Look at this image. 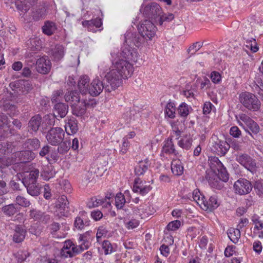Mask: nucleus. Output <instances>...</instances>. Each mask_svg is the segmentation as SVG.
I'll list each match as a JSON object with an SVG mask.
<instances>
[{"label":"nucleus","instance_id":"f257e3e1","mask_svg":"<svg viewBox=\"0 0 263 263\" xmlns=\"http://www.w3.org/2000/svg\"><path fill=\"white\" fill-rule=\"evenodd\" d=\"M103 65L100 66V76L106 79L110 86L105 87V91L110 92L119 87L122 83L123 79L130 77L133 71V65L127 60L119 59L112 62V68L106 73Z\"/></svg>","mask_w":263,"mask_h":263},{"label":"nucleus","instance_id":"f03ea898","mask_svg":"<svg viewBox=\"0 0 263 263\" xmlns=\"http://www.w3.org/2000/svg\"><path fill=\"white\" fill-rule=\"evenodd\" d=\"M240 103L248 110L257 111L261 107V102L253 93L245 91L241 93L239 97Z\"/></svg>","mask_w":263,"mask_h":263},{"label":"nucleus","instance_id":"7ed1b4c3","mask_svg":"<svg viewBox=\"0 0 263 263\" xmlns=\"http://www.w3.org/2000/svg\"><path fill=\"white\" fill-rule=\"evenodd\" d=\"M138 30L140 35L146 40H151L156 33L157 28L149 20L143 21L138 26Z\"/></svg>","mask_w":263,"mask_h":263},{"label":"nucleus","instance_id":"20e7f679","mask_svg":"<svg viewBox=\"0 0 263 263\" xmlns=\"http://www.w3.org/2000/svg\"><path fill=\"white\" fill-rule=\"evenodd\" d=\"M161 14H162L161 8L155 3L147 5L143 10V15L156 24H158L159 21L161 22Z\"/></svg>","mask_w":263,"mask_h":263},{"label":"nucleus","instance_id":"39448f33","mask_svg":"<svg viewBox=\"0 0 263 263\" xmlns=\"http://www.w3.org/2000/svg\"><path fill=\"white\" fill-rule=\"evenodd\" d=\"M65 132L61 127H52L47 133L46 139L48 143L57 146L64 140Z\"/></svg>","mask_w":263,"mask_h":263},{"label":"nucleus","instance_id":"423d86ee","mask_svg":"<svg viewBox=\"0 0 263 263\" xmlns=\"http://www.w3.org/2000/svg\"><path fill=\"white\" fill-rule=\"evenodd\" d=\"M209 165L211 170L206 171L205 178L209 182L216 179L217 172L224 167L223 164L216 157H211L209 159Z\"/></svg>","mask_w":263,"mask_h":263},{"label":"nucleus","instance_id":"0eeeda50","mask_svg":"<svg viewBox=\"0 0 263 263\" xmlns=\"http://www.w3.org/2000/svg\"><path fill=\"white\" fill-rule=\"evenodd\" d=\"M236 160L251 173L256 171V163L255 159L245 153H239L236 155Z\"/></svg>","mask_w":263,"mask_h":263},{"label":"nucleus","instance_id":"6e6552de","mask_svg":"<svg viewBox=\"0 0 263 263\" xmlns=\"http://www.w3.org/2000/svg\"><path fill=\"white\" fill-rule=\"evenodd\" d=\"M233 187L235 193L240 195H246L252 189L251 183L244 178H240L235 181Z\"/></svg>","mask_w":263,"mask_h":263},{"label":"nucleus","instance_id":"1a4fd4ad","mask_svg":"<svg viewBox=\"0 0 263 263\" xmlns=\"http://www.w3.org/2000/svg\"><path fill=\"white\" fill-rule=\"evenodd\" d=\"M121 55L125 59L124 60L131 61L134 62H137L138 53L137 49L129 45L124 42L122 47Z\"/></svg>","mask_w":263,"mask_h":263},{"label":"nucleus","instance_id":"9d476101","mask_svg":"<svg viewBox=\"0 0 263 263\" xmlns=\"http://www.w3.org/2000/svg\"><path fill=\"white\" fill-rule=\"evenodd\" d=\"M145 40L140 34L133 33L132 32H127L125 34V42L129 45L137 48H140L144 44Z\"/></svg>","mask_w":263,"mask_h":263},{"label":"nucleus","instance_id":"9b49d317","mask_svg":"<svg viewBox=\"0 0 263 263\" xmlns=\"http://www.w3.org/2000/svg\"><path fill=\"white\" fill-rule=\"evenodd\" d=\"M79 248L73 243L70 240L66 241L62 248L60 254L63 258L72 257L80 253Z\"/></svg>","mask_w":263,"mask_h":263},{"label":"nucleus","instance_id":"f8f14e48","mask_svg":"<svg viewBox=\"0 0 263 263\" xmlns=\"http://www.w3.org/2000/svg\"><path fill=\"white\" fill-rule=\"evenodd\" d=\"M240 120L243 122H239V125L245 128V126L253 133L256 134L259 132V126L248 115L241 114L239 115Z\"/></svg>","mask_w":263,"mask_h":263},{"label":"nucleus","instance_id":"ddd939ff","mask_svg":"<svg viewBox=\"0 0 263 263\" xmlns=\"http://www.w3.org/2000/svg\"><path fill=\"white\" fill-rule=\"evenodd\" d=\"M51 63L47 56L38 59L36 62V69L42 74H47L50 70Z\"/></svg>","mask_w":263,"mask_h":263},{"label":"nucleus","instance_id":"4468645a","mask_svg":"<svg viewBox=\"0 0 263 263\" xmlns=\"http://www.w3.org/2000/svg\"><path fill=\"white\" fill-rule=\"evenodd\" d=\"M108 86H110V85L104 86L102 81L97 76L90 83L89 87V93L92 96H98L102 92L103 89L105 90V87Z\"/></svg>","mask_w":263,"mask_h":263},{"label":"nucleus","instance_id":"2eb2a0df","mask_svg":"<svg viewBox=\"0 0 263 263\" xmlns=\"http://www.w3.org/2000/svg\"><path fill=\"white\" fill-rule=\"evenodd\" d=\"M152 188L146 181H142L139 178H136L134 181L133 191L135 193L144 196L151 190Z\"/></svg>","mask_w":263,"mask_h":263},{"label":"nucleus","instance_id":"dca6fc26","mask_svg":"<svg viewBox=\"0 0 263 263\" xmlns=\"http://www.w3.org/2000/svg\"><path fill=\"white\" fill-rule=\"evenodd\" d=\"M213 150L216 152L218 155L224 156L230 148V145L226 141H223L216 138L212 142Z\"/></svg>","mask_w":263,"mask_h":263},{"label":"nucleus","instance_id":"f3484780","mask_svg":"<svg viewBox=\"0 0 263 263\" xmlns=\"http://www.w3.org/2000/svg\"><path fill=\"white\" fill-rule=\"evenodd\" d=\"M88 105L89 103L87 100L82 98L79 103H76V104L71 106L72 114L77 117H82L85 114L86 107Z\"/></svg>","mask_w":263,"mask_h":263},{"label":"nucleus","instance_id":"a211bd4d","mask_svg":"<svg viewBox=\"0 0 263 263\" xmlns=\"http://www.w3.org/2000/svg\"><path fill=\"white\" fill-rule=\"evenodd\" d=\"M8 124L7 116L3 113L0 114V136L2 137H7L11 134Z\"/></svg>","mask_w":263,"mask_h":263},{"label":"nucleus","instance_id":"6ab92c4d","mask_svg":"<svg viewBox=\"0 0 263 263\" xmlns=\"http://www.w3.org/2000/svg\"><path fill=\"white\" fill-rule=\"evenodd\" d=\"M204 197L201 198V204H203V209L205 210H213L219 205V203L218 201L217 197L216 196H211L208 200H204Z\"/></svg>","mask_w":263,"mask_h":263},{"label":"nucleus","instance_id":"aec40b11","mask_svg":"<svg viewBox=\"0 0 263 263\" xmlns=\"http://www.w3.org/2000/svg\"><path fill=\"white\" fill-rule=\"evenodd\" d=\"M39 173V170L37 169H33L27 172L23 178L22 182L24 185L36 183Z\"/></svg>","mask_w":263,"mask_h":263},{"label":"nucleus","instance_id":"412c9836","mask_svg":"<svg viewBox=\"0 0 263 263\" xmlns=\"http://www.w3.org/2000/svg\"><path fill=\"white\" fill-rule=\"evenodd\" d=\"M26 230L20 225H17L14 229L13 240L15 243L22 242L25 238Z\"/></svg>","mask_w":263,"mask_h":263},{"label":"nucleus","instance_id":"4be33fe9","mask_svg":"<svg viewBox=\"0 0 263 263\" xmlns=\"http://www.w3.org/2000/svg\"><path fill=\"white\" fill-rule=\"evenodd\" d=\"M64 98L65 101L69 103L71 106H73L76 103H79L82 99L76 90L68 91L65 94Z\"/></svg>","mask_w":263,"mask_h":263},{"label":"nucleus","instance_id":"5701e85b","mask_svg":"<svg viewBox=\"0 0 263 263\" xmlns=\"http://www.w3.org/2000/svg\"><path fill=\"white\" fill-rule=\"evenodd\" d=\"M89 78L88 76L84 75L80 77L78 82V88L82 95L89 92Z\"/></svg>","mask_w":263,"mask_h":263},{"label":"nucleus","instance_id":"b1692460","mask_svg":"<svg viewBox=\"0 0 263 263\" xmlns=\"http://www.w3.org/2000/svg\"><path fill=\"white\" fill-rule=\"evenodd\" d=\"M65 128L68 135H73L78 130V121L74 118L68 120L65 125Z\"/></svg>","mask_w":263,"mask_h":263},{"label":"nucleus","instance_id":"393cba45","mask_svg":"<svg viewBox=\"0 0 263 263\" xmlns=\"http://www.w3.org/2000/svg\"><path fill=\"white\" fill-rule=\"evenodd\" d=\"M162 153L177 156L178 154V152L175 148V145L173 143L172 138H168L164 141V145L162 149Z\"/></svg>","mask_w":263,"mask_h":263},{"label":"nucleus","instance_id":"a878e982","mask_svg":"<svg viewBox=\"0 0 263 263\" xmlns=\"http://www.w3.org/2000/svg\"><path fill=\"white\" fill-rule=\"evenodd\" d=\"M147 206L146 204L140 205L139 206L135 207L133 209V214L136 217H140L144 219L148 217L151 213L147 212Z\"/></svg>","mask_w":263,"mask_h":263},{"label":"nucleus","instance_id":"bb28decb","mask_svg":"<svg viewBox=\"0 0 263 263\" xmlns=\"http://www.w3.org/2000/svg\"><path fill=\"white\" fill-rule=\"evenodd\" d=\"M41 146V142L37 138L27 139L23 144L24 148L31 151L38 149Z\"/></svg>","mask_w":263,"mask_h":263},{"label":"nucleus","instance_id":"cd10ccee","mask_svg":"<svg viewBox=\"0 0 263 263\" xmlns=\"http://www.w3.org/2000/svg\"><path fill=\"white\" fill-rule=\"evenodd\" d=\"M150 163L147 159L140 161L135 167V173L137 176L143 175L147 170Z\"/></svg>","mask_w":263,"mask_h":263},{"label":"nucleus","instance_id":"c85d7f7f","mask_svg":"<svg viewBox=\"0 0 263 263\" xmlns=\"http://www.w3.org/2000/svg\"><path fill=\"white\" fill-rule=\"evenodd\" d=\"M17 156L19 158V160L22 163L29 162L35 157V153L29 149L18 153Z\"/></svg>","mask_w":263,"mask_h":263},{"label":"nucleus","instance_id":"c756f323","mask_svg":"<svg viewBox=\"0 0 263 263\" xmlns=\"http://www.w3.org/2000/svg\"><path fill=\"white\" fill-rule=\"evenodd\" d=\"M68 106L63 103H58L54 106V112L58 117L63 118L68 112Z\"/></svg>","mask_w":263,"mask_h":263},{"label":"nucleus","instance_id":"7c9ffc66","mask_svg":"<svg viewBox=\"0 0 263 263\" xmlns=\"http://www.w3.org/2000/svg\"><path fill=\"white\" fill-rule=\"evenodd\" d=\"M193 139L191 136L185 135L183 136L181 139L178 141V145L181 148L185 150L190 149L192 145Z\"/></svg>","mask_w":263,"mask_h":263},{"label":"nucleus","instance_id":"2f4dec72","mask_svg":"<svg viewBox=\"0 0 263 263\" xmlns=\"http://www.w3.org/2000/svg\"><path fill=\"white\" fill-rule=\"evenodd\" d=\"M42 119L40 115L33 116L30 120L28 126L33 132H37L41 126Z\"/></svg>","mask_w":263,"mask_h":263},{"label":"nucleus","instance_id":"473e14b6","mask_svg":"<svg viewBox=\"0 0 263 263\" xmlns=\"http://www.w3.org/2000/svg\"><path fill=\"white\" fill-rule=\"evenodd\" d=\"M55 175L53 167L51 165L44 166L41 173V177L45 180H48L53 178Z\"/></svg>","mask_w":263,"mask_h":263},{"label":"nucleus","instance_id":"72a5a7b5","mask_svg":"<svg viewBox=\"0 0 263 263\" xmlns=\"http://www.w3.org/2000/svg\"><path fill=\"white\" fill-rule=\"evenodd\" d=\"M43 32L47 35H51L57 30L55 24L51 21H46L42 27Z\"/></svg>","mask_w":263,"mask_h":263},{"label":"nucleus","instance_id":"f704fd0d","mask_svg":"<svg viewBox=\"0 0 263 263\" xmlns=\"http://www.w3.org/2000/svg\"><path fill=\"white\" fill-rule=\"evenodd\" d=\"M171 170L175 175H182L183 172V166L181 162L179 160H173L171 164Z\"/></svg>","mask_w":263,"mask_h":263},{"label":"nucleus","instance_id":"c9c22d12","mask_svg":"<svg viewBox=\"0 0 263 263\" xmlns=\"http://www.w3.org/2000/svg\"><path fill=\"white\" fill-rule=\"evenodd\" d=\"M64 53V48L62 45H56L52 49V55L55 61H59L62 59Z\"/></svg>","mask_w":263,"mask_h":263},{"label":"nucleus","instance_id":"e433bc0d","mask_svg":"<svg viewBox=\"0 0 263 263\" xmlns=\"http://www.w3.org/2000/svg\"><path fill=\"white\" fill-rule=\"evenodd\" d=\"M240 229L231 228L227 232L229 238L234 243H237L240 237Z\"/></svg>","mask_w":263,"mask_h":263},{"label":"nucleus","instance_id":"4c0bfd02","mask_svg":"<svg viewBox=\"0 0 263 263\" xmlns=\"http://www.w3.org/2000/svg\"><path fill=\"white\" fill-rule=\"evenodd\" d=\"M90 224V221L86 218L77 216L74 222V226L78 230H82Z\"/></svg>","mask_w":263,"mask_h":263},{"label":"nucleus","instance_id":"58836bf2","mask_svg":"<svg viewBox=\"0 0 263 263\" xmlns=\"http://www.w3.org/2000/svg\"><path fill=\"white\" fill-rule=\"evenodd\" d=\"M2 212L8 216H12L17 212V208L15 204H10L3 206Z\"/></svg>","mask_w":263,"mask_h":263},{"label":"nucleus","instance_id":"ea45409f","mask_svg":"<svg viewBox=\"0 0 263 263\" xmlns=\"http://www.w3.org/2000/svg\"><path fill=\"white\" fill-rule=\"evenodd\" d=\"M27 188L28 193L32 196H37L40 193V187L36 183L24 185Z\"/></svg>","mask_w":263,"mask_h":263},{"label":"nucleus","instance_id":"a19ab883","mask_svg":"<svg viewBox=\"0 0 263 263\" xmlns=\"http://www.w3.org/2000/svg\"><path fill=\"white\" fill-rule=\"evenodd\" d=\"M69 204L67 197L64 195H62L57 199L55 206L60 209L65 210L68 208Z\"/></svg>","mask_w":263,"mask_h":263},{"label":"nucleus","instance_id":"79ce46f5","mask_svg":"<svg viewBox=\"0 0 263 263\" xmlns=\"http://www.w3.org/2000/svg\"><path fill=\"white\" fill-rule=\"evenodd\" d=\"M32 0H16L15 5L18 9L27 12L31 5Z\"/></svg>","mask_w":263,"mask_h":263},{"label":"nucleus","instance_id":"37998d69","mask_svg":"<svg viewBox=\"0 0 263 263\" xmlns=\"http://www.w3.org/2000/svg\"><path fill=\"white\" fill-rule=\"evenodd\" d=\"M176 107L174 103L168 102L165 107V115L171 119L175 117Z\"/></svg>","mask_w":263,"mask_h":263},{"label":"nucleus","instance_id":"c03bdc74","mask_svg":"<svg viewBox=\"0 0 263 263\" xmlns=\"http://www.w3.org/2000/svg\"><path fill=\"white\" fill-rule=\"evenodd\" d=\"M58 152L61 154H65L70 148V140H65L58 145Z\"/></svg>","mask_w":263,"mask_h":263},{"label":"nucleus","instance_id":"a18cd8bd","mask_svg":"<svg viewBox=\"0 0 263 263\" xmlns=\"http://www.w3.org/2000/svg\"><path fill=\"white\" fill-rule=\"evenodd\" d=\"M191 107L185 103H182L178 108L179 115L182 117H186L189 114Z\"/></svg>","mask_w":263,"mask_h":263},{"label":"nucleus","instance_id":"49530a36","mask_svg":"<svg viewBox=\"0 0 263 263\" xmlns=\"http://www.w3.org/2000/svg\"><path fill=\"white\" fill-rule=\"evenodd\" d=\"M105 201L103 199L98 198L96 197H93L87 202V206L89 208L91 209L100 205H104Z\"/></svg>","mask_w":263,"mask_h":263},{"label":"nucleus","instance_id":"de8ad7c7","mask_svg":"<svg viewBox=\"0 0 263 263\" xmlns=\"http://www.w3.org/2000/svg\"><path fill=\"white\" fill-rule=\"evenodd\" d=\"M14 256L17 262L22 263L30 256V253L27 250H19L14 254Z\"/></svg>","mask_w":263,"mask_h":263},{"label":"nucleus","instance_id":"09e8293b","mask_svg":"<svg viewBox=\"0 0 263 263\" xmlns=\"http://www.w3.org/2000/svg\"><path fill=\"white\" fill-rule=\"evenodd\" d=\"M125 203L124 195L121 193L117 194L115 197V205L118 209H121Z\"/></svg>","mask_w":263,"mask_h":263},{"label":"nucleus","instance_id":"8fccbe9b","mask_svg":"<svg viewBox=\"0 0 263 263\" xmlns=\"http://www.w3.org/2000/svg\"><path fill=\"white\" fill-rule=\"evenodd\" d=\"M251 220L253 224L255 225L254 229L256 230L263 229V220L258 215H253L251 218Z\"/></svg>","mask_w":263,"mask_h":263},{"label":"nucleus","instance_id":"3c124183","mask_svg":"<svg viewBox=\"0 0 263 263\" xmlns=\"http://www.w3.org/2000/svg\"><path fill=\"white\" fill-rule=\"evenodd\" d=\"M254 189L256 194L260 197H263V180L256 181L254 184Z\"/></svg>","mask_w":263,"mask_h":263},{"label":"nucleus","instance_id":"603ef678","mask_svg":"<svg viewBox=\"0 0 263 263\" xmlns=\"http://www.w3.org/2000/svg\"><path fill=\"white\" fill-rule=\"evenodd\" d=\"M102 248L104 250V254L108 255L115 251L112 244L109 240H104L102 243Z\"/></svg>","mask_w":263,"mask_h":263},{"label":"nucleus","instance_id":"864d4df0","mask_svg":"<svg viewBox=\"0 0 263 263\" xmlns=\"http://www.w3.org/2000/svg\"><path fill=\"white\" fill-rule=\"evenodd\" d=\"M20 181L21 179L19 178L18 176H16L10 181L9 185L12 191H15L21 190L20 185L18 182Z\"/></svg>","mask_w":263,"mask_h":263},{"label":"nucleus","instance_id":"5fc2aeb1","mask_svg":"<svg viewBox=\"0 0 263 263\" xmlns=\"http://www.w3.org/2000/svg\"><path fill=\"white\" fill-rule=\"evenodd\" d=\"M246 47L250 49L253 52H257L259 49L255 39L253 38L246 41Z\"/></svg>","mask_w":263,"mask_h":263},{"label":"nucleus","instance_id":"6e6d98bb","mask_svg":"<svg viewBox=\"0 0 263 263\" xmlns=\"http://www.w3.org/2000/svg\"><path fill=\"white\" fill-rule=\"evenodd\" d=\"M217 177L224 182H227L229 180V174L224 166L220 170L217 172L216 179L217 178Z\"/></svg>","mask_w":263,"mask_h":263},{"label":"nucleus","instance_id":"4d7b16f0","mask_svg":"<svg viewBox=\"0 0 263 263\" xmlns=\"http://www.w3.org/2000/svg\"><path fill=\"white\" fill-rule=\"evenodd\" d=\"M16 203L23 207H28L30 204L29 200L22 196H17L15 199Z\"/></svg>","mask_w":263,"mask_h":263},{"label":"nucleus","instance_id":"13d9d810","mask_svg":"<svg viewBox=\"0 0 263 263\" xmlns=\"http://www.w3.org/2000/svg\"><path fill=\"white\" fill-rule=\"evenodd\" d=\"M58 117L55 112L53 114L47 115L44 117V121L50 127L53 126L55 124V119Z\"/></svg>","mask_w":263,"mask_h":263},{"label":"nucleus","instance_id":"bf43d9fd","mask_svg":"<svg viewBox=\"0 0 263 263\" xmlns=\"http://www.w3.org/2000/svg\"><path fill=\"white\" fill-rule=\"evenodd\" d=\"M212 82L214 84H219L221 81V76L219 72L213 71L210 76Z\"/></svg>","mask_w":263,"mask_h":263},{"label":"nucleus","instance_id":"052dcab7","mask_svg":"<svg viewBox=\"0 0 263 263\" xmlns=\"http://www.w3.org/2000/svg\"><path fill=\"white\" fill-rule=\"evenodd\" d=\"M108 233V230L106 228L103 226L99 227L98 228L97 232L96 234V238L97 241L99 242L100 239H101L102 237H105L107 235Z\"/></svg>","mask_w":263,"mask_h":263},{"label":"nucleus","instance_id":"680f3d73","mask_svg":"<svg viewBox=\"0 0 263 263\" xmlns=\"http://www.w3.org/2000/svg\"><path fill=\"white\" fill-rule=\"evenodd\" d=\"M60 224L59 223L55 222H53L47 227L48 230L53 237H55V233L60 230Z\"/></svg>","mask_w":263,"mask_h":263},{"label":"nucleus","instance_id":"e2e57ef3","mask_svg":"<svg viewBox=\"0 0 263 263\" xmlns=\"http://www.w3.org/2000/svg\"><path fill=\"white\" fill-rule=\"evenodd\" d=\"M59 185L64 192L70 193L71 192V185L68 180H63L60 182Z\"/></svg>","mask_w":263,"mask_h":263},{"label":"nucleus","instance_id":"0e129e2a","mask_svg":"<svg viewBox=\"0 0 263 263\" xmlns=\"http://www.w3.org/2000/svg\"><path fill=\"white\" fill-rule=\"evenodd\" d=\"M42 212V211L34 209L30 210L29 212V218L33 219L34 221H38Z\"/></svg>","mask_w":263,"mask_h":263},{"label":"nucleus","instance_id":"69168bd1","mask_svg":"<svg viewBox=\"0 0 263 263\" xmlns=\"http://www.w3.org/2000/svg\"><path fill=\"white\" fill-rule=\"evenodd\" d=\"M79 243H81L80 245L77 246V248H79V251L81 253L82 252L84 251L85 250H87L88 249L90 246V242L89 241H87L85 239H82V240H78Z\"/></svg>","mask_w":263,"mask_h":263},{"label":"nucleus","instance_id":"338daca9","mask_svg":"<svg viewBox=\"0 0 263 263\" xmlns=\"http://www.w3.org/2000/svg\"><path fill=\"white\" fill-rule=\"evenodd\" d=\"M181 226V222L179 220H174L170 222L167 226V229L170 231H175Z\"/></svg>","mask_w":263,"mask_h":263},{"label":"nucleus","instance_id":"774afa93","mask_svg":"<svg viewBox=\"0 0 263 263\" xmlns=\"http://www.w3.org/2000/svg\"><path fill=\"white\" fill-rule=\"evenodd\" d=\"M44 16V9H39L33 12L32 17L34 20L39 21L40 19L43 18Z\"/></svg>","mask_w":263,"mask_h":263}]
</instances>
